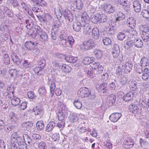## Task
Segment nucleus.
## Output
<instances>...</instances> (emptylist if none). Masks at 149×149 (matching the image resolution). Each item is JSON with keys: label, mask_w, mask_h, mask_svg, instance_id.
<instances>
[{"label": "nucleus", "mask_w": 149, "mask_h": 149, "mask_svg": "<svg viewBox=\"0 0 149 149\" xmlns=\"http://www.w3.org/2000/svg\"><path fill=\"white\" fill-rule=\"evenodd\" d=\"M14 141L11 145V149H27L26 146L24 145V139L22 137H13Z\"/></svg>", "instance_id": "1"}, {"label": "nucleus", "mask_w": 149, "mask_h": 149, "mask_svg": "<svg viewBox=\"0 0 149 149\" xmlns=\"http://www.w3.org/2000/svg\"><path fill=\"white\" fill-rule=\"evenodd\" d=\"M77 95L79 97L81 98L88 97L91 99L95 98L94 95H92L91 91L86 88H80L78 91Z\"/></svg>", "instance_id": "2"}, {"label": "nucleus", "mask_w": 149, "mask_h": 149, "mask_svg": "<svg viewBox=\"0 0 149 149\" xmlns=\"http://www.w3.org/2000/svg\"><path fill=\"white\" fill-rule=\"evenodd\" d=\"M95 46L94 41L91 39L84 41L81 45L82 50H87L93 49Z\"/></svg>", "instance_id": "3"}, {"label": "nucleus", "mask_w": 149, "mask_h": 149, "mask_svg": "<svg viewBox=\"0 0 149 149\" xmlns=\"http://www.w3.org/2000/svg\"><path fill=\"white\" fill-rule=\"evenodd\" d=\"M133 140L130 138L128 137L125 139L123 142V146L126 148H130L134 145Z\"/></svg>", "instance_id": "4"}, {"label": "nucleus", "mask_w": 149, "mask_h": 149, "mask_svg": "<svg viewBox=\"0 0 149 149\" xmlns=\"http://www.w3.org/2000/svg\"><path fill=\"white\" fill-rule=\"evenodd\" d=\"M63 15L65 19L69 21L72 22L73 19V16L71 12L66 9L63 12Z\"/></svg>", "instance_id": "5"}, {"label": "nucleus", "mask_w": 149, "mask_h": 149, "mask_svg": "<svg viewBox=\"0 0 149 149\" xmlns=\"http://www.w3.org/2000/svg\"><path fill=\"white\" fill-rule=\"evenodd\" d=\"M122 114L120 113H116L111 114L109 117V119L113 122H116L121 117Z\"/></svg>", "instance_id": "6"}, {"label": "nucleus", "mask_w": 149, "mask_h": 149, "mask_svg": "<svg viewBox=\"0 0 149 149\" xmlns=\"http://www.w3.org/2000/svg\"><path fill=\"white\" fill-rule=\"evenodd\" d=\"M120 49L118 45L115 44L112 49V54L113 57L115 58H117L120 54Z\"/></svg>", "instance_id": "7"}, {"label": "nucleus", "mask_w": 149, "mask_h": 149, "mask_svg": "<svg viewBox=\"0 0 149 149\" xmlns=\"http://www.w3.org/2000/svg\"><path fill=\"white\" fill-rule=\"evenodd\" d=\"M122 66V68L124 69L126 73L130 72L131 70L133 67L132 64L128 62L126 63L125 64H123Z\"/></svg>", "instance_id": "8"}, {"label": "nucleus", "mask_w": 149, "mask_h": 149, "mask_svg": "<svg viewBox=\"0 0 149 149\" xmlns=\"http://www.w3.org/2000/svg\"><path fill=\"white\" fill-rule=\"evenodd\" d=\"M133 9L136 12H139L141 9V5L138 0H135L133 2Z\"/></svg>", "instance_id": "9"}, {"label": "nucleus", "mask_w": 149, "mask_h": 149, "mask_svg": "<svg viewBox=\"0 0 149 149\" xmlns=\"http://www.w3.org/2000/svg\"><path fill=\"white\" fill-rule=\"evenodd\" d=\"M38 35L40 36V40L42 42L47 41L48 40V36L46 33L42 30L38 31Z\"/></svg>", "instance_id": "10"}, {"label": "nucleus", "mask_w": 149, "mask_h": 149, "mask_svg": "<svg viewBox=\"0 0 149 149\" xmlns=\"http://www.w3.org/2000/svg\"><path fill=\"white\" fill-rule=\"evenodd\" d=\"M104 11L107 13H113L115 11V7L111 5H106L104 7Z\"/></svg>", "instance_id": "11"}, {"label": "nucleus", "mask_w": 149, "mask_h": 149, "mask_svg": "<svg viewBox=\"0 0 149 149\" xmlns=\"http://www.w3.org/2000/svg\"><path fill=\"white\" fill-rule=\"evenodd\" d=\"M116 99V96L113 94L109 95L107 98V102L109 106H111L115 102Z\"/></svg>", "instance_id": "12"}, {"label": "nucleus", "mask_w": 149, "mask_h": 149, "mask_svg": "<svg viewBox=\"0 0 149 149\" xmlns=\"http://www.w3.org/2000/svg\"><path fill=\"white\" fill-rule=\"evenodd\" d=\"M127 22L129 27L132 29L136 25V21L133 17H129L127 19Z\"/></svg>", "instance_id": "13"}, {"label": "nucleus", "mask_w": 149, "mask_h": 149, "mask_svg": "<svg viewBox=\"0 0 149 149\" xmlns=\"http://www.w3.org/2000/svg\"><path fill=\"white\" fill-rule=\"evenodd\" d=\"M58 59V57H56L52 60V62L53 67L56 70H59L61 67V63L59 62Z\"/></svg>", "instance_id": "14"}, {"label": "nucleus", "mask_w": 149, "mask_h": 149, "mask_svg": "<svg viewBox=\"0 0 149 149\" xmlns=\"http://www.w3.org/2000/svg\"><path fill=\"white\" fill-rule=\"evenodd\" d=\"M108 86L107 83H103L101 84L99 86L97 90L98 91L104 93L108 90Z\"/></svg>", "instance_id": "15"}, {"label": "nucleus", "mask_w": 149, "mask_h": 149, "mask_svg": "<svg viewBox=\"0 0 149 149\" xmlns=\"http://www.w3.org/2000/svg\"><path fill=\"white\" fill-rule=\"evenodd\" d=\"M9 73L11 77L15 78L19 77L21 73V72L19 70L12 69L9 70Z\"/></svg>", "instance_id": "16"}, {"label": "nucleus", "mask_w": 149, "mask_h": 149, "mask_svg": "<svg viewBox=\"0 0 149 149\" xmlns=\"http://www.w3.org/2000/svg\"><path fill=\"white\" fill-rule=\"evenodd\" d=\"M133 96V92L130 91L127 93L123 97V99L125 102H129L131 100Z\"/></svg>", "instance_id": "17"}, {"label": "nucleus", "mask_w": 149, "mask_h": 149, "mask_svg": "<svg viewBox=\"0 0 149 149\" xmlns=\"http://www.w3.org/2000/svg\"><path fill=\"white\" fill-rule=\"evenodd\" d=\"M73 3L74 7L79 9H81L83 4L81 0H73Z\"/></svg>", "instance_id": "18"}, {"label": "nucleus", "mask_w": 149, "mask_h": 149, "mask_svg": "<svg viewBox=\"0 0 149 149\" xmlns=\"http://www.w3.org/2000/svg\"><path fill=\"white\" fill-rule=\"evenodd\" d=\"M116 3L125 7L129 6V3L127 0H116Z\"/></svg>", "instance_id": "19"}, {"label": "nucleus", "mask_w": 149, "mask_h": 149, "mask_svg": "<svg viewBox=\"0 0 149 149\" xmlns=\"http://www.w3.org/2000/svg\"><path fill=\"white\" fill-rule=\"evenodd\" d=\"M124 42L125 44V47L127 49L132 47L133 45L134 42L130 38L125 40Z\"/></svg>", "instance_id": "20"}, {"label": "nucleus", "mask_w": 149, "mask_h": 149, "mask_svg": "<svg viewBox=\"0 0 149 149\" xmlns=\"http://www.w3.org/2000/svg\"><path fill=\"white\" fill-rule=\"evenodd\" d=\"M82 25V24L80 22H74L73 24V29L74 31L78 32L80 30Z\"/></svg>", "instance_id": "21"}, {"label": "nucleus", "mask_w": 149, "mask_h": 149, "mask_svg": "<svg viewBox=\"0 0 149 149\" xmlns=\"http://www.w3.org/2000/svg\"><path fill=\"white\" fill-rule=\"evenodd\" d=\"M19 64L22 65L25 68H29L31 67L30 63L28 60L24 59H22Z\"/></svg>", "instance_id": "22"}, {"label": "nucleus", "mask_w": 149, "mask_h": 149, "mask_svg": "<svg viewBox=\"0 0 149 149\" xmlns=\"http://www.w3.org/2000/svg\"><path fill=\"white\" fill-rule=\"evenodd\" d=\"M36 44L31 41H28L25 43V46L26 48L31 51L34 47H35Z\"/></svg>", "instance_id": "23"}, {"label": "nucleus", "mask_w": 149, "mask_h": 149, "mask_svg": "<svg viewBox=\"0 0 149 149\" xmlns=\"http://www.w3.org/2000/svg\"><path fill=\"white\" fill-rule=\"evenodd\" d=\"M142 78L144 80H148L149 78V70L148 68L144 69Z\"/></svg>", "instance_id": "24"}, {"label": "nucleus", "mask_w": 149, "mask_h": 149, "mask_svg": "<svg viewBox=\"0 0 149 149\" xmlns=\"http://www.w3.org/2000/svg\"><path fill=\"white\" fill-rule=\"evenodd\" d=\"M38 65V67H37L34 69V70L36 74H38L39 71L42 69L44 66V64L43 63V61L42 62L41 61H40V62H39Z\"/></svg>", "instance_id": "25"}, {"label": "nucleus", "mask_w": 149, "mask_h": 149, "mask_svg": "<svg viewBox=\"0 0 149 149\" xmlns=\"http://www.w3.org/2000/svg\"><path fill=\"white\" fill-rule=\"evenodd\" d=\"M55 126L54 122L51 121L49 122L47 125L45 131L46 132H49L52 130Z\"/></svg>", "instance_id": "26"}, {"label": "nucleus", "mask_w": 149, "mask_h": 149, "mask_svg": "<svg viewBox=\"0 0 149 149\" xmlns=\"http://www.w3.org/2000/svg\"><path fill=\"white\" fill-rule=\"evenodd\" d=\"M129 109L130 111L134 113H136L139 111L138 107L135 104H131L129 106Z\"/></svg>", "instance_id": "27"}, {"label": "nucleus", "mask_w": 149, "mask_h": 149, "mask_svg": "<svg viewBox=\"0 0 149 149\" xmlns=\"http://www.w3.org/2000/svg\"><path fill=\"white\" fill-rule=\"evenodd\" d=\"M125 18V16L122 13L119 12L117 13L116 21H118L124 19Z\"/></svg>", "instance_id": "28"}, {"label": "nucleus", "mask_w": 149, "mask_h": 149, "mask_svg": "<svg viewBox=\"0 0 149 149\" xmlns=\"http://www.w3.org/2000/svg\"><path fill=\"white\" fill-rule=\"evenodd\" d=\"M92 36L94 39H97L99 36V31L97 29L94 28L93 29L92 32Z\"/></svg>", "instance_id": "29"}, {"label": "nucleus", "mask_w": 149, "mask_h": 149, "mask_svg": "<svg viewBox=\"0 0 149 149\" xmlns=\"http://www.w3.org/2000/svg\"><path fill=\"white\" fill-rule=\"evenodd\" d=\"M32 125V124L29 122L23 123L22 124V128L25 130H29Z\"/></svg>", "instance_id": "30"}, {"label": "nucleus", "mask_w": 149, "mask_h": 149, "mask_svg": "<svg viewBox=\"0 0 149 149\" xmlns=\"http://www.w3.org/2000/svg\"><path fill=\"white\" fill-rule=\"evenodd\" d=\"M38 93L40 95L41 97H44L46 94V91L44 86H42L39 88L38 90Z\"/></svg>", "instance_id": "31"}, {"label": "nucleus", "mask_w": 149, "mask_h": 149, "mask_svg": "<svg viewBox=\"0 0 149 149\" xmlns=\"http://www.w3.org/2000/svg\"><path fill=\"white\" fill-rule=\"evenodd\" d=\"M11 56V58L14 62L16 63L17 64L20 63L21 60L19 59L16 53H12Z\"/></svg>", "instance_id": "32"}, {"label": "nucleus", "mask_w": 149, "mask_h": 149, "mask_svg": "<svg viewBox=\"0 0 149 149\" xmlns=\"http://www.w3.org/2000/svg\"><path fill=\"white\" fill-rule=\"evenodd\" d=\"M11 99V102L12 104L15 106L19 104L20 102V99L18 98L13 97Z\"/></svg>", "instance_id": "33"}, {"label": "nucleus", "mask_w": 149, "mask_h": 149, "mask_svg": "<svg viewBox=\"0 0 149 149\" xmlns=\"http://www.w3.org/2000/svg\"><path fill=\"white\" fill-rule=\"evenodd\" d=\"M84 71L89 78H92L93 77V70L90 67H88L85 68L84 69Z\"/></svg>", "instance_id": "34"}, {"label": "nucleus", "mask_w": 149, "mask_h": 149, "mask_svg": "<svg viewBox=\"0 0 149 149\" xmlns=\"http://www.w3.org/2000/svg\"><path fill=\"white\" fill-rule=\"evenodd\" d=\"M140 62L141 66L142 67L147 66L149 65V61L148 58H141Z\"/></svg>", "instance_id": "35"}, {"label": "nucleus", "mask_w": 149, "mask_h": 149, "mask_svg": "<svg viewBox=\"0 0 149 149\" xmlns=\"http://www.w3.org/2000/svg\"><path fill=\"white\" fill-rule=\"evenodd\" d=\"M134 45L138 48H141L143 45V43L142 40L140 39H137L135 40L134 42Z\"/></svg>", "instance_id": "36"}, {"label": "nucleus", "mask_w": 149, "mask_h": 149, "mask_svg": "<svg viewBox=\"0 0 149 149\" xmlns=\"http://www.w3.org/2000/svg\"><path fill=\"white\" fill-rule=\"evenodd\" d=\"M9 119L11 121L15 122L17 120L18 118L16 114L14 113L10 112L9 115Z\"/></svg>", "instance_id": "37"}, {"label": "nucleus", "mask_w": 149, "mask_h": 149, "mask_svg": "<svg viewBox=\"0 0 149 149\" xmlns=\"http://www.w3.org/2000/svg\"><path fill=\"white\" fill-rule=\"evenodd\" d=\"M61 68L63 71L64 72L69 73L71 71V68L66 64H63Z\"/></svg>", "instance_id": "38"}, {"label": "nucleus", "mask_w": 149, "mask_h": 149, "mask_svg": "<svg viewBox=\"0 0 149 149\" xmlns=\"http://www.w3.org/2000/svg\"><path fill=\"white\" fill-rule=\"evenodd\" d=\"M100 14L93 15L91 18V21L93 23L96 24L98 22H100Z\"/></svg>", "instance_id": "39"}, {"label": "nucleus", "mask_w": 149, "mask_h": 149, "mask_svg": "<svg viewBox=\"0 0 149 149\" xmlns=\"http://www.w3.org/2000/svg\"><path fill=\"white\" fill-rule=\"evenodd\" d=\"M94 54L97 58L99 59L101 58L102 52L100 50H95L94 51Z\"/></svg>", "instance_id": "40"}, {"label": "nucleus", "mask_w": 149, "mask_h": 149, "mask_svg": "<svg viewBox=\"0 0 149 149\" xmlns=\"http://www.w3.org/2000/svg\"><path fill=\"white\" fill-rule=\"evenodd\" d=\"M140 28L142 31V33H148L149 32V27L147 25H141Z\"/></svg>", "instance_id": "41"}, {"label": "nucleus", "mask_w": 149, "mask_h": 149, "mask_svg": "<svg viewBox=\"0 0 149 149\" xmlns=\"http://www.w3.org/2000/svg\"><path fill=\"white\" fill-rule=\"evenodd\" d=\"M59 44L61 46L64 47L69 46V42L67 39L63 40H59Z\"/></svg>", "instance_id": "42"}, {"label": "nucleus", "mask_w": 149, "mask_h": 149, "mask_svg": "<svg viewBox=\"0 0 149 149\" xmlns=\"http://www.w3.org/2000/svg\"><path fill=\"white\" fill-rule=\"evenodd\" d=\"M74 106L77 109H80L82 107V104L81 102L78 100H76L74 102Z\"/></svg>", "instance_id": "43"}, {"label": "nucleus", "mask_w": 149, "mask_h": 149, "mask_svg": "<svg viewBox=\"0 0 149 149\" xmlns=\"http://www.w3.org/2000/svg\"><path fill=\"white\" fill-rule=\"evenodd\" d=\"M141 15L146 18H149V11L146 10H142Z\"/></svg>", "instance_id": "44"}, {"label": "nucleus", "mask_w": 149, "mask_h": 149, "mask_svg": "<svg viewBox=\"0 0 149 149\" xmlns=\"http://www.w3.org/2000/svg\"><path fill=\"white\" fill-rule=\"evenodd\" d=\"M108 74L106 72H105L101 75L100 79L102 82H104L106 81L108 79Z\"/></svg>", "instance_id": "45"}, {"label": "nucleus", "mask_w": 149, "mask_h": 149, "mask_svg": "<svg viewBox=\"0 0 149 149\" xmlns=\"http://www.w3.org/2000/svg\"><path fill=\"white\" fill-rule=\"evenodd\" d=\"M141 37L144 41L147 42L149 39V34L148 33H142Z\"/></svg>", "instance_id": "46"}, {"label": "nucleus", "mask_w": 149, "mask_h": 149, "mask_svg": "<svg viewBox=\"0 0 149 149\" xmlns=\"http://www.w3.org/2000/svg\"><path fill=\"white\" fill-rule=\"evenodd\" d=\"M3 62L6 64H9L10 62V58L8 54H5L3 56Z\"/></svg>", "instance_id": "47"}, {"label": "nucleus", "mask_w": 149, "mask_h": 149, "mask_svg": "<svg viewBox=\"0 0 149 149\" xmlns=\"http://www.w3.org/2000/svg\"><path fill=\"white\" fill-rule=\"evenodd\" d=\"M129 84L130 87L133 88L132 90H134L137 88V83L135 81H132Z\"/></svg>", "instance_id": "48"}, {"label": "nucleus", "mask_w": 149, "mask_h": 149, "mask_svg": "<svg viewBox=\"0 0 149 149\" xmlns=\"http://www.w3.org/2000/svg\"><path fill=\"white\" fill-rule=\"evenodd\" d=\"M36 125L37 128L40 130H42L44 127L43 122L42 121L38 122L36 124Z\"/></svg>", "instance_id": "49"}, {"label": "nucleus", "mask_w": 149, "mask_h": 149, "mask_svg": "<svg viewBox=\"0 0 149 149\" xmlns=\"http://www.w3.org/2000/svg\"><path fill=\"white\" fill-rule=\"evenodd\" d=\"M135 67V70L137 73L140 74L142 72H143L142 66L139 65H136Z\"/></svg>", "instance_id": "50"}, {"label": "nucleus", "mask_w": 149, "mask_h": 149, "mask_svg": "<svg viewBox=\"0 0 149 149\" xmlns=\"http://www.w3.org/2000/svg\"><path fill=\"white\" fill-rule=\"evenodd\" d=\"M56 88V85L54 83H52L51 84L50 86V91L51 92V96L52 97L54 94V89Z\"/></svg>", "instance_id": "51"}, {"label": "nucleus", "mask_w": 149, "mask_h": 149, "mask_svg": "<svg viewBox=\"0 0 149 149\" xmlns=\"http://www.w3.org/2000/svg\"><path fill=\"white\" fill-rule=\"evenodd\" d=\"M38 146L39 149H47V148L45 143L43 141L39 143Z\"/></svg>", "instance_id": "52"}, {"label": "nucleus", "mask_w": 149, "mask_h": 149, "mask_svg": "<svg viewBox=\"0 0 149 149\" xmlns=\"http://www.w3.org/2000/svg\"><path fill=\"white\" fill-rule=\"evenodd\" d=\"M103 42L104 45H109L111 44V40L109 38L105 37L103 39Z\"/></svg>", "instance_id": "53"}, {"label": "nucleus", "mask_w": 149, "mask_h": 149, "mask_svg": "<svg viewBox=\"0 0 149 149\" xmlns=\"http://www.w3.org/2000/svg\"><path fill=\"white\" fill-rule=\"evenodd\" d=\"M28 34L32 38H35L36 36V31H35L34 29H31L29 30Z\"/></svg>", "instance_id": "54"}, {"label": "nucleus", "mask_w": 149, "mask_h": 149, "mask_svg": "<svg viewBox=\"0 0 149 149\" xmlns=\"http://www.w3.org/2000/svg\"><path fill=\"white\" fill-rule=\"evenodd\" d=\"M100 22H106L107 19V16L104 14H100Z\"/></svg>", "instance_id": "55"}, {"label": "nucleus", "mask_w": 149, "mask_h": 149, "mask_svg": "<svg viewBox=\"0 0 149 149\" xmlns=\"http://www.w3.org/2000/svg\"><path fill=\"white\" fill-rule=\"evenodd\" d=\"M68 42H69V46H72L74 42V40L72 36H69L67 38Z\"/></svg>", "instance_id": "56"}, {"label": "nucleus", "mask_w": 149, "mask_h": 149, "mask_svg": "<svg viewBox=\"0 0 149 149\" xmlns=\"http://www.w3.org/2000/svg\"><path fill=\"white\" fill-rule=\"evenodd\" d=\"M125 36V35L123 32H119L117 36V39L119 40H122L124 39Z\"/></svg>", "instance_id": "57"}, {"label": "nucleus", "mask_w": 149, "mask_h": 149, "mask_svg": "<svg viewBox=\"0 0 149 149\" xmlns=\"http://www.w3.org/2000/svg\"><path fill=\"white\" fill-rule=\"evenodd\" d=\"M0 9H3L4 11L8 15L10 14V13H12V12L8 8L4 7L3 6H0Z\"/></svg>", "instance_id": "58"}, {"label": "nucleus", "mask_w": 149, "mask_h": 149, "mask_svg": "<svg viewBox=\"0 0 149 149\" xmlns=\"http://www.w3.org/2000/svg\"><path fill=\"white\" fill-rule=\"evenodd\" d=\"M11 88L10 86L8 87L7 88V90L10 92L9 93H8V97L10 99L12 98L14 96L13 93Z\"/></svg>", "instance_id": "59"}, {"label": "nucleus", "mask_w": 149, "mask_h": 149, "mask_svg": "<svg viewBox=\"0 0 149 149\" xmlns=\"http://www.w3.org/2000/svg\"><path fill=\"white\" fill-rule=\"evenodd\" d=\"M31 51L33 54L38 55L39 53L40 50L36 46L35 47H34V48H33Z\"/></svg>", "instance_id": "60"}, {"label": "nucleus", "mask_w": 149, "mask_h": 149, "mask_svg": "<svg viewBox=\"0 0 149 149\" xmlns=\"http://www.w3.org/2000/svg\"><path fill=\"white\" fill-rule=\"evenodd\" d=\"M33 112L35 115H39L41 113L42 110L40 108H38L37 107L33 109Z\"/></svg>", "instance_id": "61"}, {"label": "nucleus", "mask_w": 149, "mask_h": 149, "mask_svg": "<svg viewBox=\"0 0 149 149\" xmlns=\"http://www.w3.org/2000/svg\"><path fill=\"white\" fill-rule=\"evenodd\" d=\"M52 138L54 141H58L59 139V135L58 133H54L52 135Z\"/></svg>", "instance_id": "62"}, {"label": "nucleus", "mask_w": 149, "mask_h": 149, "mask_svg": "<svg viewBox=\"0 0 149 149\" xmlns=\"http://www.w3.org/2000/svg\"><path fill=\"white\" fill-rule=\"evenodd\" d=\"M27 95L29 98L31 99L36 97V95L32 91H29L28 92Z\"/></svg>", "instance_id": "63"}, {"label": "nucleus", "mask_w": 149, "mask_h": 149, "mask_svg": "<svg viewBox=\"0 0 149 149\" xmlns=\"http://www.w3.org/2000/svg\"><path fill=\"white\" fill-rule=\"evenodd\" d=\"M78 118L77 116L75 115L70 116V120L72 122H76L77 121Z\"/></svg>", "instance_id": "64"}]
</instances>
